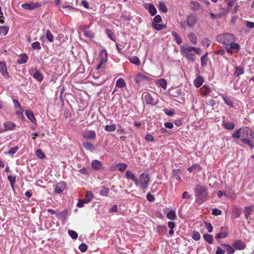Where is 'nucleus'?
Masks as SVG:
<instances>
[{
  "label": "nucleus",
  "mask_w": 254,
  "mask_h": 254,
  "mask_svg": "<svg viewBox=\"0 0 254 254\" xmlns=\"http://www.w3.org/2000/svg\"><path fill=\"white\" fill-rule=\"evenodd\" d=\"M232 137L234 139H239L242 142L248 144L252 149L254 148V144L252 141L254 138V132L249 127L240 128L232 133Z\"/></svg>",
  "instance_id": "obj_1"
},
{
  "label": "nucleus",
  "mask_w": 254,
  "mask_h": 254,
  "mask_svg": "<svg viewBox=\"0 0 254 254\" xmlns=\"http://www.w3.org/2000/svg\"><path fill=\"white\" fill-rule=\"evenodd\" d=\"M197 21V17L195 13L189 14L186 20H181L179 22L180 27L184 30L188 28H193Z\"/></svg>",
  "instance_id": "obj_2"
},
{
  "label": "nucleus",
  "mask_w": 254,
  "mask_h": 254,
  "mask_svg": "<svg viewBox=\"0 0 254 254\" xmlns=\"http://www.w3.org/2000/svg\"><path fill=\"white\" fill-rule=\"evenodd\" d=\"M196 201L202 203L205 201L208 198L207 189L202 186H197L194 189Z\"/></svg>",
  "instance_id": "obj_3"
},
{
  "label": "nucleus",
  "mask_w": 254,
  "mask_h": 254,
  "mask_svg": "<svg viewBox=\"0 0 254 254\" xmlns=\"http://www.w3.org/2000/svg\"><path fill=\"white\" fill-rule=\"evenodd\" d=\"M216 40L218 42L228 46L230 43L235 42L236 37L233 34L226 33L218 35Z\"/></svg>",
  "instance_id": "obj_4"
},
{
  "label": "nucleus",
  "mask_w": 254,
  "mask_h": 254,
  "mask_svg": "<svg viewBox=\"0 0 254 254\" xmlns=\"http://www.w3.org/2000/svg\"><path fill=\"white\" fill-rule=\"evenodd\" d=\"M139 184L140 188L142 190H145L148 186L149 178L148 174L145 173H142L139 176Z\"/></svg>",
  "instance_id": "obj_5"
},
{
  "label": "nucleus",
  "mask_w": 254,
  "mask_h": 254,
  "mask_svg": "<svg viewBox=\"0 0 254 254\" xmlns=\"http://www.w3.org/2000/svg\"><path fill=\"white\" fill-rule=\"evenodd\" d=\"M181 51L183 53V54L185 55V57L189 61L191 62H194V54L192 53L191 49H190V47H181Z\"/></svg>",
  "instance_id": "obj_6"
},
{
  "label": "nucleus",
  "mask_w": 254,
  "mask_h": 254,
  "mask_svg": "<svg viewBox=\"0 0 254 254\" xmlns=\"http://www.w3.org/2000/svg\"><path fill=\"white\" fill-rule=\"evenodd\" d=\"M142 98L144 102L147 105H155L156 103L154 101V99L148 92H144L143 93Z\"/></svg>",
  "instance_id": "obj_7"
},
{
  "label": "nucleus",
  "mask_w": 254,
  "mask_h": 254,
  "mask_svg": "<svg viewBox=\"0 0 254 254\" xmlns=\"http://www.w3.org/2000/svg\"><path fill=\"white\" fill-rule=\"evenodd\" d=\"M225 48L229 53H232V50H235L238 52L241 49V46L238 43H235L234 42L230 43L228 46H225Z\"/></svg>",
  "instance_id": "obj_8"
},
{
  "label": "nucleus",
  "mask_w": 254,
  "mask_h": 254,
  "mask_svg": "<svg viewBox=\"0 0 254 254\" xmlns=\"http://www.w3.org/2000/svg\"><path fill=\"white\" fill-rule=\"evenodd\" d=\"M232 246L237 250H243L246 248V245L245 243L241 240L235 241L232 244Z\"/></svg>",
  "instance_id": "obj_9"
},
{
  "label": "nucleus",
  "mask_w": 254,
  "mask_h": 254,
  "mask_svg": "<svg viewBox=\"0 0 254 254\" xmlns=\"http://www.w3.org/2000/svg\"><path fill=\"white\" fill-rule=\"evenodd\" d=\"M41 6L40 3L38 2H30V3H23L22 4L21 7L23 8L28 10H33L35 8H38Z\"/></svg>",
  "instance_id": "obj_10"
},
{
  "label": "nucleus",
  "mask_w": 254,
  "mask_h": 254,
  "mask_svg": "<svg viewBox=\"0 0 254 254\" xmlns=\"http://www.w3.org/2000/svg\"><path fill=\"white\" fill-rule=\"evenodd\" d=\"M82 136L87 139L93 140L96 138V134L93 130H87L82 133Z\"/></svg>",
  "instance_id": "obj_11"
},
{
  "label": "nucleus",
  "mask_w": 254,
  "mask_h": 254,
  "mask_svg": "<svg viewBox=\"0 0 254 254\" xmlns=\"http://www.w3.org/2000/svg\"><path fill=\"white\" fill-rule=\"evenodd\" d=\"M66 186L65 182L62 181L58 183L55 188V192L57 193H60L63 191Z\"/></svg>",
  "instance_id": "obj_12"
},
{
  "label": "nucleus",
  "mask_w": 254,
  "mask_h": 254,
  "mask_svg": "<svg viewBox=\"0 0 254 254\" xmlns=\"http://www.w3.org/2000/svg\"><path fill=\"white\" fill-rule=\"evenodd\" d=\"M143 6L145 9L148 10L151 15L154 16L156 14V8L153 4L146 3L143 4Z\"/></svg>",
  "instance_id": "obj_13"
},
{
  "label": "nucleus",
  "mask_w": 254,
  "mask_h": 254,
  "mask_svg": "<svg viewBox=\"0 0 254 254\" xmlns=\"http://www.w3.org/2000/svg\"><path fill=\"white\" fill-rule=\"evenodd\" d=\"M126 176L128 180H131L134 182L136 186H139V182L138 179L136 178L135 175L130 171H127L126 172Z\"/></svg>",
  "instance_id": "obj_14"
},
{
  "label": "nucleus",
  "mask_w": 254,
  "mask_h": 254,
  "mask_svg": "<svg viewBox=\"0 0 254 254\" xmlns=\"http://www.w3.org/2000/svg\"><path fill=\"white\" fill-rule=\"evenodd\" d=\"M149 79V77L145 76L141 73L137 74L134 78L135 81L137 84H140L144 81H148Z\"/></svg>",
  "instance_id": "obj_15"
},
{
  "label": "nucleus",
  "mask_w": 254,
  "mask_h": 254,
  "mask_svg": "<svg viewBox=\"0 0 254 254\" xmlns=\"http://www.w3.org/2000/svg\"><path fill=\"white\" fill-rule=\"evenodd\" d=\"M0 72L5 78H9V76L8 75L7 68L4 62H0Z\"/></svg>",
  "instance_id": "obj_16"
},
{
  "label": "nucleus",
  "mask_w": 254,
  "mask_h": 254,
  "mask_svg": "<svg viewBox=\"0 0 254 254\" xmlns=\"http://www.w3.org/2000/svg\"><path fill=\"white\" fill-rule=\"evenodd\" d=\"M127 167V164L123 163L114 164L112 165V168H114V169H117L119 171L122 172H124L126 170Z\"/></svg>",
  "instance_id": "obj_17"
},
{
  "label": "nucleus",
  "mask_w": 254,
  "mask_h": 254,
  "mask_svg": "<svg viewBox=\"0 0 254 254\" xmlns=\"http://www.w3.org/2000/svg\"><path fill=\"white\" fill-rule=\"evenodd\" d=\"M31 75L38 81L41 82L43 79V75L42 74L37 70L35 71L33 70L32 72H31Z\"/></svg>",
  "instance_id": "obj_18"
},
{
  "label": "nucleus",
  "mask_w": 254,
  "mask_h": 254,
  "mask_svg": "<svg viewBox=\"0 0 254 254\" xmlns=\"http://www.w3.org/2000/svg\"><path fill=\"white\" fill-rule=\"evenodd\" d=\"M4 129L2 131L7 130H12L15 127V124L11 122H6L3 124ZM2 132V130L0 131Z\"/></svg>",
  "instance_id": "obj_19"
},
{
  "label": "nucleus",
  "mask_w": 254,
  "mask_h": 254,
  "mask_svg": "<svg viewBox=\"0 0 254 254\" xmlns=\"http://www.w3.org/2000/svg\"><path fill=\"white\" fill-rule=\"evenodd\" d=\"M220 96L222 97L223 100H224L225 103L227 104L228 106L231 107H233V101L230 99V98L227 97L226 96H225L224 94H220Z\"/></svg>",
  "instance_id": "obj_20"
},
{
  "label": "nucleus",
  "mask_w": 254,
  "mask_h": 254,
  "mask_svg": "<svg viewBox=\"0 0 254 254\" xmlns=\"http://www.w3.org/2000/svg\"><path fill=\"white\" fill-rule=\"evenodd\" d=\"M190 6L192 10L196 11L200 8V4L197 1H191L190 2Z\"/></svg>",
  "instance_id": "obj_21"
},
{
  "label": "nucleus",
  "mask_w": 254,
  "mask_h": 254,
  "mask_svg": "<svg viewBox=\"0 0 254 254\" xmlns=\"http://www.w3.org/2000/svg\"><path fill=\"white\" fill-rule=\"evenodd\" d=\"M92 167L93 169L98 170L102 168V165L101 162L97 160H94L92 162Z\"/></svg>",
  "instance_id": "obj_22"
},
{
  "label": "nucleus",
  "mask_w": 254,
  "mask_h": 254,
  "mask_svg": "<svg viewBox=\"0 0 254 254\" xmlns=\"http://www.w3.org/2000/svg\"><path fill=\"white\" fill-rule=\"evenodd\" d=\"M222 246L225 248V251H226V253L227 254H233L235 252V249L233 247V246H231L228 244H222Z\"/></svg>",
  "instance_id": "obj_23"
},
{
  "label": "nucleus",
  "mask_w": 254,
  "mask_h": 254,
  "mask_svg": "<svg viewBox=\"0 0 254 254\" xmlns=\"http://www.w3.org/2000/svg\"><path fill=\"white\" fill-rule=\"evenodd\" d=\"M203 81V78L201 76H199L194 79L193 84L196 87L198 88L202 85Z\"/></svg>",
  "instance_id": "obj_24"
},
{
  "label": "nucleus",
  "mask_w": 254,
  "mask_h": 254,
  "mask_svg": "<svg viewBox=\"0 0 254 254\" xmlns=\"http://www.w3.org/2000/svg\"><path fill=\"white\" fill-rule=\"evenodd\" d=\"M27 56L25 54H22L19 56V58L17 59V62L19 64H25L27 62Z\"/></svg>",
  "instance_id": "obj_25"
},
{
  "label": "nucleus",
  "mask_w": 254,
  "mask_h": 254,
  "mask_svg": "<svg viewBox=\"0 0 254 254\" xmlns=\"http://www.w3.org/2000/svg\"><path fill=\"white\" fill-rule=\"evenodd\" d=\"M83 145L85 149L87 150H89L91 152H92L94 150H95V147L93 144H92L91 143L89 142L85 141L83 142Z\"/></svg>",
  "instance_id": "obj_26"
},
{
  "label": "nucleus",
  "mask_w": 254,
  "mask_h": 254,
  "mask_svg": "<svg viewBox=\"0 0 254 254\" xmlns=\"http://www.w3.org/2000/svg\"><path fill=\"white\" fill-rule=\"evenodd\" d=\"M188 36L191 43H192L194 45L197 44V38L194 33H190L189 34H188Z\"/></svg>",
  "instance_id": "obj_27"
},
{
  "label": "nucleus",
  "mask_w": 254,
  "mask_h": 254,
  "mask_svg": "<svg viewBox=\"0 0 254 254\" xmlns=\"http://www.w3.org/2000/svg\"><path fill=\"white\" fill-rule=\"evenodd\" d=\"M201 89V94L203 95H206L211 92V88L209 86L204 85Z\"/></svg>",
  "instance_id": "obj_28"
},
{
  "label": "nucleus",
  "mask_w": 254,
  "mask_h": 254,
  "mask_svg": "<svg viewBox=\"0 0 254 254\" xmlns=\"http://www.w3.org/2000/svg\"><path fill=\"white\" fill-rule=\"evenodd\" d=\"M172 35L174 37L176 43L178 45H180L182 42V39L181 36L177 34L176 31H172L171 32Z\"/></svg>",
  "instance_id": "obj_29"
},
{
  "label": "nucleus",
  "mask_w": 254,
  "mask_h": 254,
  "mask_svg": "<svg viewBox=\"0 0 254 254\" xmlns=\"http://www.w3.org/2000/svg\"><path fill=\"white\" fill-rule=\"evenodd\" d=\"M93 197V193L91 191H88L86 193L85 197L82 199L83 202L87 203L89 202Z\"/></svg>",
  "instance_id": "obj_30"
},
{
  "label": "nucleus",
  "mask_w": 254,
  "mask_h": 254,
  "mask_svg": "<svg viewBox=\"0 0 254 254\" xmlns=\"http://www.w3.org/2000/svg\"><path fill=\"white\" fill-rule=\"evenodd\" d=\"M25 114L27 117L33 123H36V120L32 112L29 110H26Z\"/></svg>",
  "instance_id": "obj_31"
},
{
  "label": "nucleus",
  "mask_w": 254,
  "mask_h": 254,
  "mask_svg": "<svg viewBox=\"0 0 254 254\" xmlns=\"http://www.w3.org/2000/svg\"><path fill=\"white\" fill-rule=\"evenodd\" d=\"M204 239L209 244H211L213 242V238L212 235L208 234H205L203 235Z\"/></svg>",
  "instance_id": "obj_32"
},
{
  "label": "nucleus",
  "mask_w": 254,
  "mask_h": 254,
  "mask_svg": "<svg viewBox=\"0 0 254 254\" xmlns=\"http://www.w3.org/2000/svg\"><path fill=\"white\" fill-rule=\"evenodd\" d=\"M116 85L119 88H123L126 86V83L124 79L120 78L116 81Z\"/></svg>",
  "instance_id": "obj_33"
},
{
  "label": "nucleus",
  "mask_w": 254,
  "mask_h": 254,
  "mask_svg": "<svg viewBox=\"0 0 254 254\" xmlns=\"http://www.w3.org/2000/svg\"><path fill=\"white\" fill-rule=\"evenodd\" d=\"M223 125L224 128L228 130H232L235 127V124L233 122L223 123Z\"/></svg>",
  "instance_id": "obj_34"
},
{
  "label": "nucleus",
  "mask_w": 254,
  "mask_h": 254,
  "mask_svg": "<svg viewBox=\"0 0 254 254\" xmlns=\"http://www.w3.org/2000/svg\"><path fill=\"white\" fill-rule=\"evenodd\" d=\"M130 63L136 65H139L140 64V61L138 57L136 56H133L129 58Z\"/></svg>",
  "instance_id": "obj_35"
},
{
  "label": "nucleus",
  "mask_w": 254,
  "mask_h": 254,
  "mask_svg": "<svg viewBox=\"0 0 254 254\" xmlns=\"http://www.w3.org/2000/svg\"><path fill=\"white\" fill-rule=\"evenodd\" d=\"M228 231L226 230L223 232L218 233L216 235L215 238L217 240L221 239V238H225L228 236Z\"/></svg>",
  "instance_id": "obj_36"
},
{
  "label": "nucleus",
  "mask_w": 254,
  "mask_h": 254,
  "mask_svg": "<svg viewBox=\"0 0 254 254\" xmlns=\"http://www.w3.org/2000/svg\"><path fill=\"white\" fill-rule=\"evenodd\" d=\"M9 30V27L6 26H0V35L5 36Z\"/></svg>",
  "instance_id": "obj_37"
},
{
  "label": "nucleus",
  "mask_w": 254,
  "mask_h": 254,
  "mask_svg": "<svg viewBox=\"0 0 254 254\" xmlns=\"http://www.w3.org/2000/svg\"><path fill=\"white\" fill-rule=\"evenodd\" d=\"M253 206H246L245 207V215L246 218H248L252 213Z\"/></svg>",
  "instance_id": "obj_38"
},
{
  "label": "nucleus",
  "mask_w": 254,
  "mask_h": 254,
  "mask_svg": "<svg viewBox=\"0 0 254 254\" xmlns=\"http://www.w3.org/2000/svg\"><path fill=\"white\" fill-rule=\"evenodd\" d=\"M244 68L240 66H236V70L234 73L235 76L236 77L239 76L244 73Z\"/></svg>",
  "instance_id": "obj_39"
},
{
  "label": "nucleus",
  "mask_w": 254,
  "mask_h": 254,
  "mask_svg": "<svg viewBox=\"0 0 254 254\" xmlns=\"http://www.w3.org/2000/svg\"><path fill=\"white\" fill-rule=\"evenodd\" d=\"M180 172V171L179 170H174L173 171V177L179 182L181 180Z\"/></svg>",
  "instance_id": "obj_40"
},
{
  "label": "nucleus",
  "mask_w": 254,
  "mask_h": 254,
  "mask_svg": "<svg viewBox=\"0 0 254 254\" xmlns=\"http://www.w3.org/2000/svg\"><path fill=\"white\" fill-rule=\"evenodd\" d=\"M116 129V125L112 124L111 125H106L105 127V130L108 132L114 131Z\"/></svg>",
  "instance_id": "obj_41"
},
{
  "label": "nucleus",
  "mask_w": 254,
  "mask_h": 254,
  "mask_svg": "<svg viewBox=\"0 0 254 254\" xmlns=\"http://www.w3.org/2000/svg\"><path fill=\"white\" fill-rule=\"evenodd\" d=\"M8 180L10 183V186L13 190H14V183L16 180V177L15 176H12L11 175L8 176Z\"/></svg>",
  "instance_id": "obj_42"
},
{
  "label": "nucleus",
  "mask_w": 254,
  "mask_h": 254,
  "mask_svg": "<svg viewBox=\"0 0 254 254\" xmlns=\"http://www.w3.org/2000/svg\"><path fill=\"white\" fill-rule=\"evenodd\" d=\"M167 217L169 219L173 220L176 218L175 211L174 210H170L167 214Z\"/></svg>",
  "instance_id": "obj_43"
},
{
  "label": "nucleus",
  "mask_w": 254,
  "mask_h": 254,
  "mask_svg": "<svg viewBox=\"0 0 254 254\" xmlns=\"http://www.w3.org/2000/svg\"><path fill=\"white\" fill-rule=\"evenodd\" d=\"M67 210H64L59 212L57 215V217L59 219H65L67 216Z\"/></svg>",
  "instance_id": "obj_44"
},
{
  "label": "nucleus",
  "mask_w": 254,
  "mask_h": 254,
  "mask_svg": "<svg viewBox=\"0 0 254 254\" xmlns=\"http://www.w3.org/2000/svg\"><path fill=\"white\" fill-rule=\"evenodd\" d=\"M158 83L163 89H166L167 83L165 79L162 78L158 80Z\"/></svg>",
  "instance_id": "obj_45"
},
{
  "label": "nucleus",
  "mask_w": 254,
  "mask_h": 254,
  "mask_svg": "<svg viewBox=\"0 0 254 254\" xmlns=\"http://www.w3.org/2000/svg\"><path fill=\"white\" fill-rule=\"evenodd\" d=\"M159 8L161 11L163 13H166L168 11V8L165 4L163 2H160L159 3Z\"/></svg>",
  "instance_id": "obj_46"
},
{
  "label": "nucleus",
  "mask_w": 254,
  "mask_h": 254,
  "mask_svg": "<svg viewBox=\"0 0 254 254\" xmlns=\"http://www.w3.org/2000/svg\"><path fill=\"white\" fill-rule=\"evenodd\" d=\"M109 192V189L106 188L105 186L102 187V189L100 190V194L103 196H107Z\"/></svg>",
  "instance_id": "obj_47"
},
{
  "label": "nucleus",
  "mask_w": 254,
  "mask_h": 254,
  "mask_svg": "<svg viewBox=\"0 0 254 254\" xmlns=\"http://www.w3.org/2000/svg\"><path fill=\"white\" fill-rule=\"evenodd\" d=\"M157 229L158 232L160 234H164L167 231V227L163 226H158Z\"/></svg>",
  "instance_id": "obj_48"
},
{
  "label": "nucleus",
  "mask_w": 254,
  "mask_h": 254,
  "mask_svg": "<svg viewBox=\"0 0 254 254\" xmlns=\"http://www.w3.org/2000/svg\"><path fill=\"white\" fill-rule=\"evenodd\" d=\"M153 27L156 30L159 31L162 30L163 28H165L166 26L164 25L160 24L159 23H154L152 24Z\"/></svg>",
  "instance_id": "obj_49"
},
{
  "label": "nucleus",
  "mask_w": 254,
  "mask_h": 254,
  "mask_svg": "<svg viewBox=\"0 0 254 254\" xmlns=\"http://www.w3.org/2000/svg\"><path fill=\"white\" fill-rule=\"evenodd\" d=\"M46 38L50 42H53L54 41V36L49 30H47L46 31Z\"/></svg>",
  "instance_id": "obj_50"
},
{
  "label": "nucleus",
  "mask_w": 254,
  "mask_h": 254,
  "mask_svg": "<svg viewBox=\"0 0 254 254\" xmlns=\"http://www.w3.org/2000/svg\"><path fill=\"white\" fill-rule=\"evenodd\" d=\"M105 33L107 34V35L108 36V37L111 40H112L113 41H115V37H114L113 32L111 30H110L109 29H106L105 30Z\"/></svg>",
  "instance_id": "obj_51"
},
{
  "label": "nucleus",
  "mask_w": 254,
  "mask_h": 254,
  "mask_svg": "<svg viewBox=\"0 0 254 254\" xmlns=\"http://www.w3.org/2000/svg\"><path fill=\"white\" fill-rule=\"evenodd\" d=\"M68 233L69 235L74 240H75L77 238L78 234L73 230H69L68 231Z\"/></svg>",
  "instance_id": "obj_52"
},
{
  "label": "nucleus",
  "mask_w": 254,
  "mask_h": 254,
  "mask_svg": "<svg viewBox=\"0 0 254 254\" xmlns=\"http://www.w3.org/2000/svg\"><path fill=\"white\" fill-rule=\"evenodd\" d=\"M207 55V53H206V54H205L204 55L202 56L201 57L200 61H201V65L202 66H204L206 65V64H207V57H206Z\"/></svg>",
  "instance_id": "obj_53"
},
{
  "label": "nucleus",
  "mask_w": 254,
  "mask_h": 254,
  "mask_svg": "<svg viewBox=\"0 0 254 254\" xmlns=\"http://www.w3.org/2000/svg\"><path fill=\"white\" fill-rule=\"evenodd\" d=\"M196 169L200 170L201 169V167L200 165L196 164L189 167L188 170L189 172H191L192 171L196 170Z\"/></svg>",
  "instance_id": "obj_54"
},
{
  "label": "nucleus",
  "mask_w": 254,
  "mask_h": 254,
  "mask_svg": "<svg viewBox=\"0 0 254 254\" xmlns=\"http://www.w3.org/2000/svg\"><path fill=\"white\" fill-rule=\"evenodd\" d=\"M36 155L40 159H43L45 157V154L41 149H38L36 151Z\"/></svg>",
  "instance_id": "obj_55"
},
{
  "label": "nucleus",
  "mask_w": 254,
  "mask_h": 254,
  "mask_svg": "<svg viewBox=\"0 0 254 254\" xmlns=\"http://www.w3.org/2000/svg\"><path fill=\"white\" fill-rule=\"evenodd\" d=\"M79 172L84 175H88L90 173V169L86 167H83L82 169H81Z\"/></svg>",
  "instance_id": "obj_56"
},
{
  "label": "nucleus",
  "mask_w": 254,
  "mask_h": 254,
  "mask_svg": "<svg viewBox=\"0 0 254 254\" xmlns=\"http://www.w3.org/2000/svg\"><path fill=\"white\" fill-rule=\"evenodd\" d=\"M32 48L33 50H40L41 46L39 42H35L31 44Z\"/></svg>",
  "instance_id": "obj_57"
},
{
  "label": "nucleus",
  "mask_w": 254,
  "mask_h": 254,
  "mask_svg": "<svg viewBox=\"0 0 254 254\" xmlns=\"http://www.w3.org/2000/svg\"><path fill=\"white\" fill-rule=\"evenodd\" d=\"M84 35L90 38H92L94 37V33L89 30H85L84 31Z\"/></svg>",
  "instance_id": "obj_58"
},
{
  "label": "nucleus",
  "mask_w": 254,
  "mask_h": 254,
  "mask_svg": "<svg viewBox=\"0 0 254 254\" xmlns=\"http://www.w3.org/2000/svg\"><path fill=\"white\" fill-rule=\"evenodd\" d=\"M87 248H88L87 246L85 244H84V243H82L78 247L79 250L82 253L85 252L86 251L87 249Z\"/></svg>",
  "instance_id": "obj_59"
},
{
  "label": "nucleus",
  "mask_w": 254,
  "mask_h": 254,
  "mask_svg": "<svg viewBox=\"0 0 254 254\" xmlns=\"http://www.w3.org/2000/svg\"><path fill=\"white\" fill-rule=\"evenodd\" d=\"M192 238L195 241L199 240L200 238L199 233L198 232H193L192 235Z\"/></svg>",
  "instance_id": "obj_60"
},
{
  "label": "nucleus",
  "mask_w": 254,
  "mask_h": 254,
  "mask_svg": "<svg viewBox=\"0 0 254 254\" xmlns=\"http://www.w3.org/2000/svg\"><path fill=\"white\" fill-rule=\"evenodd\" d=\"M146 198L148 201L152 202L155 200V197L150 192H148L146 194Z\"/></svg>",
  "instance_id": "obj_61"
},
{
  "label": "nucleus",
  "mask_w": 254,
  "mask_h": 254,
  "mask_svg": "<svg viewBox=\"0 0 254 254\" xmlns=\"http://www.w3.org/2000/svg\"><path fill=\"white\" fill-rule=\"evenodd\" d=\"M162 21V18L159 15H156L154 18L153 20L152 21V23H159L161 22Z\"/></svg>",
  "instance_id": "obj_62"
},
{
  "label": "nucleus",
  "mask_w": 254,
  "mask_h": 254,
  "mask_svg": "<svg viewBox=\"0 0 254 254\" xmlns=\"http://www.w3.org/2000/svg\"><path fill=\"white\" fill-rule=\"evenodd\" d=\"M222 213V211L217 208H213L212 210V214L214 215H219Z\"/></svg>",
  "instance_id": "obj_63"
},
{
  "label": "nucleus",
  "mask_w": 254,
  "mask_h": 254,
  "mask_svg": "<svg viewBox=\"0 0 254 254\" xmlns=\"http://www.w3.org/2000/svg\"><path fill=\"white\" fill-rule=\"evenodd\" d=\"M18 146H15L14 147H12L9 150V151H8V153L9 154L13 155L16 152V151L18 150Z\"/></svg>",
  "instance_id": "obj_64"
}]
</instances>
